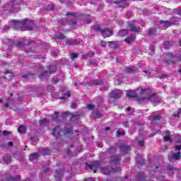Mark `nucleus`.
I'll list each match as a JSON object with an SVG mask.
<instances>
[{
	"instance_id": "nucleus-59",
	"label": "nucleus",
	"mask_w": 181,
	"mask_h": 181,
	"mask_svg": "<svg viewBox=\"0 0 181 181\" xmlns=\"http://www.w3.org/2000/svg\"><path fill=\"white\" fill-rule=\"evenodd\" d=\"M9 28H12L11 25H9L8 27V26H6L4 28V32H8V30H9Z\"/></svg>"
},
{
	"instance_id": "nucleus-32",
	"label": "nucleus",
	"mask_w": 181,
	"mask_h": 181,
	"mask_svg": "<svg viewBox=\"0 0 181 181\" xmlns=\"http://www.w3.org/2000/svg\"><path fill=\"white\" fill-rule=\"evenodd\" d=\"M63 173H64V171L63 170H57L56 171V175H55V177L56 178H59V180H60V177L62 176V175H63Z\"/></svg>"
},
{
	"instance_id": "nucleus-53",
	"label": "nucleus",
	"mask_w": 181,
	"mask_h": 181,
	"mask_svg": "<svg viewBox=\"0 0 181 181\" xmlns=\"http://www.w3.org/2000/svg\"><path fill=\"white\" fill-rule=\"evenodd\" d=\"M95 30H96V32H100L101 33V30H103V28L101 29V27L100 26H97L95 29Z\"/></svg>"
},
{
	"instance_id": "nucleus-50",
	"label": "nucleus",
	"mask_w": 181,
	"mask_h": 181,
	"mask_svg": "<svg viewBox=\"0 0 181 181\" xmlns=\"http://www.w3.org/2000/svg\"><path fill=\"white\" fill-rule=\"evenodd\" d=\"M7 100L9 101L10 104H15V99L13 98H7Z\"/></svg>"
},
{
	"instance_id": "nucleus-7",
	"label": "nucleus",
	"mask_w": 181,
	"mask_h": 181,
	"mask_svg": "<svg viewBox=\"0 0 181 181\" xmlns=\"http://www.w3.org/2000/svg\"><path fill=\"white\" fill-rule=\"evenodd\" d=\"M144 100H148L151 103H160V99H159V95L156 93H153L151 95H147L145 98H140V101H144Z\"/></svg>"
},
{
	"instance_id": "nucleus-11",
	"label": "nucleus",
	"mask_w": 181,
	"mask_h": 181,
	"mask_svg": "<svg viewBox=\"0 0 181 181\" xmlns=\"http://www.w3.org/2000/svg\"><path fill=\"white\" fill-rule=\"evenodd\" d=\"M101 35H103V37H110V36L114 35V33L110 29L103 28V30H101Z\"/></svg>"
},
{
	"instance_id": "nucleus-3",
	"label": "nucleus",
	"mask_w": 181,
	"mask_h": 181,
	"mask_svg": "<svg viewBox=\"0 0 181 181\" xmlns=\"http://www.w3.org/2000/svg\"><path fill=\"white\" fill-rule=\"evenodd\" d=\"M4 9L9 12H16L19 9V5L15 4V0H11L9 3L4 6Z\"/></svg>"
},
{
	"instance_id": "nucleus-6",
	"label": "nucleus",
	"mask_w": 181,
	"mask_h": 181,
	"mask_svg": "<svg viewBox=\"0 0 181 181\" xmlns=\"http://www.w3.org/2000/svg\"><path fill=\"white\" fill-rule=\"evenodd\" d=\"M61 132H64V134H69L70 129H66L62 130V129H60L59 126H57L54 128V129L53 130L52 134L57 139H59V138H60V136H61V135H60Z\"/></svg>"
},
{
	"instance_id": "nucleus-17",
	"label": "nucleus",
	"mask_w": 181,
	"mask_h": 181,
	"mask_svg": "<svg viewBox=\"0 0 181 181\" xmlns=\"http://www.w3.org/2000/svg\"><path fill=\"white\" fill-rule=\"evenodd\" d=\"M127 95L129 98H135L138 97V94L136 93V90H127Z\"/></svg>"
},
{
	"instance_id": "nucleus-9",
	"label": "nucleus",
	"mask_w": 181,
	"mask_h": 181,
	"mask_svg": "<svg viewBox=\"0 0 181 181\" xmlns=\"http://www.w3.org/2000/svg\"><path fill=\"white\" fill-rule=\"evenodd\" d=\"M110 98H114V100H118V98H121L122 97V90L119 89L113 90L110 94Z\"/></svg>"
},
{
	"instance_id": "nucleus-48",
	"label": "nucleus",
	"mask_w": 181,
	"mask_h": 181,
	"mask_svg": "<svg viewBox=\"0 0 181 181\" xmlns=\"http://www.w3.org/2000/svg\"><path fill=\"white\" fill-rule=\"evenodd\" d=\"M76 23H77V19L76 18V17H74V19L71 21L70 25H76Z\"/></svg>"
},
{
	"instance_id": "nucleus-2",
	"label": "nucleus",
	"mask_w": 181,
	"mask_h": 181,
	"mask_svg": "<svg viewBox=\"0 0 181 181\" xmlns=\"http://www.w3.org/2000/svg\"><path fill=\"white\" fill-rule=\"evenodd\" d=\"M18 49H26L27 53H33L35 52V42L29 40L18 41L16 43Z\"/></svg>"
},
{
	"instance_id": "nucleus-41",
	"label": "nucleus",
	"mask_w": 181,
	"mask_h": 181,
	"mask_svg": "<svg viewBox=\"0 0 181 181\" xmlns=\"http://www.w3.org/2000/svg\"><path fill=\"white\" fill-rule=\"evenodd\" d=\"M70 97V92L65 93L63 97L61 98V100H67Z\"/></svg>"
},
{
	"instance_id": "nucleus-40",
	"label": "nucleus",
	"mask_w": 181,
	"mask_h": 181,
	"mask_svg": "<svg viewBox=\"0 0 181 181\" xmlns=\"http://www.w3.org/2000/svg\"><path fill=\"white\" fill-rule=\"evenodd\" d=\"M95 119H100V118H101V117H103V115H101V113L96 112L94 115Z\"/></svg>"
},
{
	"instance_id": "nucleus-28",
	"label": "nucleus",
	"mask_w": 181,
	"mask_h": 181,
	"mask_svg": "<svg viewBox=\"0 0 181 181\" xmlns=\"http://www.w3.org/2000/svg\"><path fill=\"white\" fill-rule=\"evenodd\" d=\"M116 151H117V147L112 146V147L108 148V150L106 151V153L111 154V153H114Z\"/></svg>"
},
{
	"instance_id": "nucleus-52",
	"label": "nucleus",
	"mask_w": 181,
	"mask_h": 181,
	"mask_svg": "<svg viewBox=\"0 0 181 181\" xmlns=\"http://www.w3.org/2000/svg\"><path fill=\"white\" fill-rule=\"evenodd\" d=\"M117 136H122L123 135H125L124 132H121L119 131H117Z\"/></svg>"
},
{
	"instance_id": "nucleus-29",
	"label": "nucleus",
	"mask_w": 181,
	"mask_h": 181,
	"mask_svg": "<svg viewBox=\"0 0 181 181\" xmlns=\"http://www.w3.org/2000/svg\"><path fill=\"white\" fill-rule=\"evenodd\" d=\"M134 40H135V37L134 35H132L127 38L125 39V42L126 43H132V42H134Z\"/></svg>"
},
{
	"instance_id": "nucleus-46",
	"label": "nucleus",
	"mask_w": 181,
	"mask_h": 181,
	"mask_svg": "<svg viewBox=\"0 0 181 181\" xmlns=\"http://www.w3.org/2000/svg\"><path fill=\"white\" fill-rule=\"evenodd\" d=\"M32 145H37V141L35 139V137H31Z\"/></svg>"
},
{
	"instance_id": "nucleus-60",
	"label": "nucleus",
	"mask_w": 181,
	"mask_h": 181,
	"mask_svg": "<svg viewBox=\"0 0 181 181\" xmlns=\"http://www.w3.org/2000/svg\"><path fill=\"white\" fill-rule=\"evenodd\" d=\"M52 81L54 84H57V83H59V80L56 78H53Z\"/></svg>"
},
{
	"instance_id": "nucleus-62",
	"label": "nucleus",
	"mask_w": 181,
	"mask_h": 181,
	"mask_svg": "<svg viewBox=\"0 0 181 181\" xmlns=\"http://www.w3.org/2000/svg\"><path fill=\"white\" fill-rule=\"evenodd\" d=\"M64 37H66V36H64V35L63 34H61L58 36V39H64Z\"/></svg>"
},
{
	"instance_id": "nucleus-5",
	"label": "nucleus",
	"mask_w": 181,
	"mask_h": 181,
	"mask_svg": "<svg viewBox=\"0 0 181 181\" xmlns=\"http://www.w3.org/2000/svg\"><path fill=\"white\" fill-rule=\"evenodd\" d=\"M8 23V25L13 29H16V30H19V29H21L22 30V28H23V23H25V21H23V20L22 21H16L15 20H12Z\"/></svg>"
},
{
	"instance_id": "nucleus-14",
	"label": "nucleus",
	"mask_w": 181,
	"mask_h": 181,
	"mask_svg": "<svg viewBox=\"0 0 181 181\" xmlns=\"http://www.w3.org/2000/svg\"><path fill=\"white\" fill-rule=\"evenodd\" d=\"M175 24V21H162L160 23V25H161L162 26H165V28L173 26V25Z\"/></svg>"
},
{
	"instance_id": "nucleus-54",
	"label": "nucleus",
	"mask_w": 181,
	"mask_h": 181,
	"mask_svg": "<svg viewBox=\"0 0 181 181\" xmlns=\"http://www.w3.org/2000/svg\"><path fill=\"white\" fill-rule=\"evenodd\" d=\"M145 142L142 140L139 141L138 145H139V146H144Z\"/></svg>"
},
{
	"instance_id": "nucleus-33",
	"label": "nucleus",
	"mask_w": 181,
	"mask_h": 181,
	"mask_svg": "<svg viewBox=\"0 0 181 181\" xmlns=\"http://www.w3.org/2000/svg\"><path fill=\"white\" fill-rule=\"evenodd\" d=\"M8 77H9V78L13 77V74H12V72H10L9 71L6 72V76H4V78L6 80L8 79Z\"/></svg>"
},
{
	"instance_id": "nucleus-37",
	"label": "nucleus",
	"mask_w": 181,
	"mask_h": 181,
	"mask_svg": "<svg viewBox=\"0 0 181 181\" xmlns=\"http://www.w3.org/2000/svg\"><path fill=\"white\" fill-rule=\"evenodd\" d=\"M48 123H49V120H47V119H44L40 121V124L42 127L47 125Z\"/></svg>"
},
{
	"instance_id": "nucleus-51",
	"label": "nucleus",
	"mask_w": 181,
	"mask_h": 181,
	"mask_svg": "<svg viewBox=\"0 0 181 181\" xmlns=\"http://www.w3.org/2000/svg\"><path fill=\"white\" fill-rule=\"evenodd\" d=\"M123 127H124L125 128H129V122H123Z\"/></svg>"
},
{
	"instance_id": "nucleus-61",
	"label": "nucleus",
	"mask_w": 181,
	"mask_h": 181,
	"mask_svg": "<svg viewBox=\"0 0 181 181\" xmlns=\"http://www.w3.org/2000/svg\"><path fill=\"white\" fill-rule=\"evenodd\" d=\"M165 135H166V136H170V132L169 130H166Z\"/></svg>"
},
{
	"instance_id": "nucleus-12",
	"label": "nucleus",
	"mask_w": 181,
	"mask_h": 181,
	"mask_svg": "<svg viewBox=\"0 0 181 181\" xmlns=\"http://www.w3.org/2000/svg\"><path fill=\"white\" fill-rule=\"evenodd\" d=\"M65 43L67 46H76L80 45V42L74 39L66 40Z\"/></svg>"
},
{
	"instance_id": "nucleus-31",
	"label": "nucleus",
	"mask_w": 181,
	"mask_h": 181,
	"mask_svg": "<svg viewBox=\"0 0 181 181\" xmlns=\"http://www.w3.org/2000/svg\"><path fill=\"white\" fill-rule=\"evenodd\" d=\"M80 119V115H73L71 117V121H78Z\"/></svg>"
},
{
	"instance_id": "nucleus-49",
	"label": "nucleus",
	"mask_w": 181,
	"mask_h": 181,
	"mask_svg": "<svg viewBox=\"0 0 181 181\" xmlns=\"http://www.w3.org/2000/svg\"><path fill=\"white\" fill-rule=\"evenodd\" d=\"M87 108H88V110H94V108H95V105H88Z\"/></svg>"
},
{
	"instance_id": "nucleus-36",
	"label": "nucleus",
	"mask_w": 181,
	"mask_h": 181,
	"mask_svg": "<svg viewBox=\"0 0 181 181\" xmlns=\"http://www.w3.org/2000/svg\"><path fill=\"white\" fill-rule=\"evenodd\" d=\"M173 158L175 159V160H179V159H180V152L173 154Z\"/></svg>"
},
{
	"instance_id": "nucleus-58",
	"label": "nucleus",
	"mask_w": 181,
	"mask_h": 181,
	"mask_svg": "<svg viewBox=\"0 0 181 181\" xmlns=\"http://www.w3.org/2000/svg\"><path fill=\"white\" fill-rule=\"evenodd\" d=\"M175 151H180V149H181V145H180V146L176 145V146H175Z\"/></svg>"
},
{
	"instance_id": "nucleus-34",
	"label": "nucleus",
	"mask_w": 181,
	"mask_h": 181,
	"mask_svg": "<svg viewBox=\"0 0 181 181\" xmlns=\"http://www.w3.org/2000/svg\"><path fill=\"white\" fill-rule=\"evenodd\" d=\"M3 160L6 163H9L11 162V156H4L3 157Z\"/></svg>"
},
{
	"instance_id": "nucleus-43",
	"label": "nucleus",
	"mask_w": 181,
	"mask_h": 181,
	"mask_svg": "<svg viewBox=\"0 0 181 181\" xmlns=\"http://www.w3.org/2000/svg\"><path fill=\"white\" fill-rule=\"evenodd\" d=\"M89 64L90 66H93L94 67H95V66H97V62L94 59H90Z\"/></svg>"
},
{
	"instance_id": "nucleus-19",
	"label": "nucleus",
	"mask_w": 181,
	"mask_h": 181,
	"mask_svg": "<svg viewBox=\"0 0 181 181\" xmlns=\"http://www.w3.org/2000/svg\"><path fill=\"white\" fill-rule=\"evenodd\" d=\"M156 32H158V28H150L147 33L148 36H156Z\"/></svg>"
},
{
	"instance_id": "nucleus-38",
	"label": "nucleus",
	"mask_w": 181,
	"mask_h": 181,
	"mask_svg": "<svg viewBox=\"0 0 181 181\" xmlns=\"http://www.w3.org/2000/svg\"><path fill=\"white\" fill-rule=\"evenodd\" d=\"M58 118H59V112H55V113L52 116V119L53 121H57Z\"/></svg>"
},
{
	"instance_id": "nucleus-35",
	"label": "nucleus",
	"mask_w": 181,
	"mask_h": 181,
	"mask_svg": "<svg viewBox=\"0 0 181 181\" xmlns=\"http://www.w3.org/2000/svg\"><path fill=\"white\" fill-rule=\"evenodd\" d=\"M126 112L127 115H134V110L131 108V107H127Z\"/></svg>"
},
{
	"instance_id": "nucleus-44",
	"label": "nucleus",
	"mask_w": 181,
	"mask_h": 181,
	"mask_svg": "<svg viewBox=\"0 0 181 181\" xmlns=\"http://www.w3.org/2000/svg\"><path fill=\"white\" fill-rule=\"evenodd\" d=\"M164 141H169V142H173L172 138H170V136H164Z\"/></svg>"
},
{
	"instance_id": "nucleus-18",
	"label": "nucleus",
	"mask_w": 181,
	"mask_h": 181,
	"mask_svg": "<svg viewBox=\"0 0 181 181\" xmlns=\"http://www.w3.org/2000/svg\"><path fill=\"white\" fill-rule=\"evenodd\" d=\"M40 156L41 155L39 153H33V154H30L29 159L31 162H33V160H35V159H37V158H40Z\"/></svg>"
},
{
	"instance_id": "nucleus-64",
	"label": "nucleus",
	"mask_w": 181,
	"mask_h": 181,
	"mask_svg": "<svg viewBox=\"0 0 181 181\" xmlns=\"http://www.w3.org/2000/svg\"><path fill=\"white\" fill-rule=\"evenodd\" d=\"M8 180L16 181V178H15L13 177H10Z\"/></svg>"
},
{
	"instance_id": "nucleus-24",
	"label": "nucleus",
	"mask_w": 181,
	"mask_h": 181,
	"mask_svg": "<svg viewBox=\"0 0 181 181\" xmlns=\"http://www.w3.org/2000/svg\"><path fill=\"white\" fill-rule=\"evenodd\" d=\"M91 86H101L103 84V81L94 80L90 82Z\"/></svg>"
},
{
	"instance_id": "nucleus-42",
	"label": "nucleus",
	"mask_w": 181,
	"mask_h": 181,
	"mask_svg": "<svg viewBox=\"0 0 181 181\" xmlns=\"http://www.w3.org/2000/svg\"><path fill=\"white\" fill-rule=\"evenodd\" d=\"M54 8H56V6H54V4L48 5L47 6V11H53Z\"/></svg>"
},
{
	"instance_id": "nucleus-39",
	"label": "nucleus",
	"mask_w": 181,
	"mask_h": 181,
	"mask_svg": "<svg viewBox=\"0 0 181 181\" xmlns=\"http://www.w3.org/2000/svg\"><path fill=\"white\" fill-rule=\"evenodd\" d=\"M8 41H5L4 43H6V45H8V46H11V45H16V42H15L13 40H7Z\"/></svg>"
},
{
	"instance_id": "nucleus-56",
	"label": "nucleus",
	"mask_w": 181,
	"mask_h": 181,
	"mask_svg": "<svg viewBox=\"0 0 181 181\" xmlns=\"http://www.w3.org/2000/svg\"><path fill=\"white\" fill-rule=\"evenodd\" d=\"M71 108H77V103L76 102L72 103Z\"/></svg>"
},
{
	"instance_id": "nucleus-25",
	"label": "nucleus",
	"mask_w": 181,
	"mask_h": 181,
	"mask_svg": "<svg viewBox=\"0 0 181 181\" xmlns=\"http://www.w3.org/2000/svg\"><path fill=\"white\" fill-rule=\"evenodd\" d=\"M151 118L153 119L152 123L155 122V121H160L162 119L161 115H153L151 116Z\"/></svg>"
},
{
	"instance_id": "nucleus-22",
	"label": "nucleus",
	"mask_w": 181,
	"mask_h": 181,
	"mask_svg": "<svg viewBox=\"0 0 181 181\" xmlns=\"http://www.w3.org/2000/svg\"><path fill=\"white\" fill-rule=\"evenodd\" d=\"M109 47H111L112 49H118V44L114 41H110L109 42Z\"/></svg>"
},
{
	"instance_id": "nucleus-15",
	"label": "nucleus",
	"mask_w": 181,
	"mask_h": 181,
	"mask_svg": "<svg viewBox=\"0 0 181 181\" xmlns=\"http://www.w3.org/2000/svg\"><path fill=\"white\" fill-rule=\"evenodd\" d=\"M128 26L132 32H138L139 30V27L136 26L135 22L129 23Z\"/></svg>"
},
{
	"instance_id": "nucleus-23",
	"label": "nucleus",
	"mask_w": 181,
	"mask_h": 181,
	"mask_svg": "<svg viewBox=\"0 0 181 181\" xmlns=\"http://www.w3.org/2000/svg\"><path fill=\"white\" fill-rule=\"evenodd\" d=\"M118 36L124 37L128 35V30L124 29L117 33Z\"/></svg>"
},
{
	"instance_id": "nucleus-27",
	"label": "nucleus",
	"mask_w": 181,
	"mask_h": 181,
	"mask_svg": "<svg viewBox=\"0 0 181 181\" xmlns=\"http://www.w3.org/2000/svg\"><path fill=\"white\" fill-rule=\"evenodd\" d=\"M18 132L20 134H26V127H25V126H20L18 128Z\"/></svg>"
},
{
	"instance_id": "nucleus-30",
	"label": "nucleus",
	"mask_w": 181,
	"mask_h": 181,
	"mask_svg": "<svg viewBox=\"0 0 181 181\" xmlns=\"http://www.w3.org/2000/svg\"><path fill=\"white\" fill-rule=\"evenodd\" d=\"M136 162H137L138 165H141V166H142V165H144V163H145V160H144V158H142L137 157Z\"/></svg>"
},
{
	"instance_id": "nucleus-26",
	"label": "nucleus",
	"mask_w": 181,
	"mask_h": 181,
	"mask_svg": "<svg viewBox=\"0 0 181 181\" xmlns=\"http://www.w3.org/2000/svg\"><path fill=\"white\" fill-rule=\"evenodd\" d=\"M163 47L164 49H169L170 47H172V43L169 41H165L163 42Z\"/></svg>"
},
{
	"instance_id": "nucleus-13",
	"label": "nucleus",
	"mask_w": 181,
	"mask_h": 181,
	"mask_svg": "<svg viewBox=\"0 0 181 181\" xmlns=\"http://www.w3.org/2000/svg\"><path fill=\"white\" fill-rule=\"evenodd\" d=\"M120 151L124 153H128L129 151H131V146L127 145V144H121L119 146Z\"/></svg>"
},
{
	"instance_id": "nucleus-20",
	"label": "nucleus",
	"mask_w": 181,
	"mask_h": 181,
	"mask_svg": "<svg viewBox=\"0 0 181 181\" xmlns=\"http://www.w3.org/2000/svg\"><path fill=\"white\" fill-rule=\"evenodd\" d=\"M145 75L144 76H148L149 78L152 77L154 76L155 73H156V71L152 69V70H144Z\"/></svg>"
},
{
	"instance_id": "nucleus-16",
	"label": "nucleus",
	"mask_w": 181,
	"mask_h": 181,
	"mask_svg": "<svg viewBox=\"0 0 181 181\" xmlns=\"http://www.w3.org/2000/svg\"><path fill=\"white\" fill-rule=\"evenodd\" d=\"M125 71L129 74H132V73H136V71H138V69L135 66H127L125 67Z\"/></svg>"
},
{
	"instance_id": "nucleus-10",
	"label": "nucleus",
	"mask_w": 181,
	"mask_h": 181,
	"mask_svg": "<svg viewBox=\"0 0 181 181\" xmlns=\"http://www.w3.org/2000/svg\"><path fill=\"white\" fill-rule=\"evenodd\" d=\"M100 166V162L95 161L93 165H89L88 163L86 164V169H91L93 170L94 173H97V168Z\"/></svg>"
},
{
	"instance_id": "nucleus-8",
	"label": "nucleus",
	"mask_w": 181,
	"mask_h": 181,
	"mask_svg": "<svg viewBox=\"0 0 181 181\" xmlns=\"http://www.w3.org/2000/svg\"><path fill=\"white\" fill-rule=\"evenodd\" d=\"M54 73H56V65H51L49 66V71H45L42 73V74L40 75V78L43 80V77H47L49 74H54Z\"/></svg>"
},
{
	"instance_id": "nucleus-57",
	"label": "nucleus",
	"mask_w": 181,
	"mask_h": 181,
	"mask_svg": "<svg viewBox=\"0 0 181 181\" xmlns=\"http://www.w3.org/2000/svg\"><path fill=\"white\" fill-rule=\"evenodd\" d=\"M100 45L103 46V47H105V46H107V42H105V41H101Z\"/></svg>"
},
{
	"instance_id": "nucleus-21",
	"label": "nucleus",
	"mask_w": 181,
	"mask_h": 181,
	"mask_svg": "<svg viewBox=\"0 0 181 181\" xmlns=\"http://www.w3.org/2000/svg\"><path fill=\"white\" fill-rule=\"evenodd\" d=\"M51 152H52V150H50V148H43L41 151V155H43V156L50 155Z\"/></svg>"
},
{
	"instance_id": "nucleus-45",
	"label": "nucleus",
	"mask_w": 181,
	"mask_h": 181,
	"mask_svg": "<svg viewBox=\"0 0 181 181\" xmlns=\"http://www.w3.org/2000/svg\"><path fill=\"white\" fill-rule=\"evenodd\" d=\"M11 134H12V132H9V131H6V130H4L3 132V135L4 136H8V135H11Z\"/></svg>"
},
{
	"instance_id": "nucleus-63",
	"label": "nucleus",
	"mask_w": 181,
	"mask_h": 181,
	"mask_svg": "<svg viewBox=\"0 0 181 181\" xmlns=\"http://www.w3.org/2000/svg\"><path fill=\"white\" fill-rule=\"evenodd\" d=\"M167 56H168V57H170L171 59L173 58V57H175V56H174L173 54H172V53H168V54H167Z\"/></svg>"
},
{
	"instance_id": "nucleus-55",
	"label": "nucleus",
	"mask_w": 181,
	"mask_h": 181,
	"mask_svg": "<svg viewBox=\"0 0 181 181\" xmlns=\"http://www.w3.org/2000/svg\"><path fill=\"white\" fill-rule=\"evenodd\" d=\"M146 91H148V89H141V94H148V93H146Z\"/></svg>"
},
{
	"instance_id": "nucleus-4",
	"label": "nucleus",
	"mask_w": 181,
	"mask_h": 181,
	"mask_svg": "<svg viewBox=\"0 0 181 181\" xmlns=\"http://www.w3.org/2000/svg\"><path fill=\"white\" fill-rule=\"evenodd\" d=\"M23 27L21 28L22 31L25 30H33L35 28V22L32 20H23Z\"/></svg>"
},
{
	"instance_id": "nucleus-47",
	"label": "nucleus",
	"mask_w": 181,
	"mask_h": 181,
	"mask_svg": "<svg viewBox=\"0 0 181 181\" xmlns=\"http://www.w3.org/2000/svg\"><path fill=\"white\" fill-rule=\"evenodd\" d=\"M71 57L72 59H77L78 55L76 53H72L71 54Z\"/></svg>"
},
{
	"instance_id": "nucleus-1",
	"label": "nucleus",
	"mask_w": 181,
	"mask_h": 181,
	"mask_svg": "<svg viewBox=\"0 0 181 181\" xmlns=\"http://www.w3.org/2000/svg\"><path fill=\"white\" fill-rule=\"evenodd\" d=\"M119 160H121V157L118 155H115L111 157L112 165H117L116 168H112L111 167H104L101 168V172L103 175H112V173H117V172H121V168H119Z\"/></svg>"
}]
</instances>
